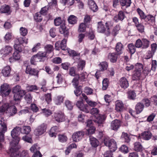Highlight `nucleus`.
I'll use <instances>...</instances> for the list:
<instances>
[{"label": "nucleus", "instance_id": "obj_1", "mask_svg": "<svg viewBox=\"0 0 157 157\" xmlns=\"http://www.w3.org/2000/svg\"><path fill=\"white\" fill-rule=\"evenodd\" d=\"M113 25L112 21H108L105 23L101 21L98 22L97 31L101 33H105L107 36H109L111 33L110 28Z\"/></svg>", "mask_w": 157, "mask_h": 157}, {"label": "nucleus", "instance_id": "obj_2", "mask_svg": "<svg viewBox=\"0 0 157 157\" xmlns=\"http://www.w3.org/2000/svg\"><path fill=\"white\" fill-rule=\"evenodd\" d=\"M17 145L16 144H13V143H10V149L8 152L10 157H19V155L16 153L18 150ZM28 156V152L26 151H23L21 154V157H27Z\"/></svg>", "mask_w": 157, "mask_h": 157}, {"label": "nucleus", "instance_id": "obj_3", "mask_svg": "<svg viewBox=\"0 0 157 157\" xmlns=\"http://www.w3.org/2000/svg\"><path fill=\"white\" fill-rule=\"evenodd\" d=\"M21 128L19 126H16L14 128L11 132V136L13 138L12 143L13 144H17L20 140V138L17 136V135L19 132H21Z\"/></svg>", "mask_w": 157, "mask_h": 157}, {"label": "nucleus", "instance_id": "obj_4", "mask_svg": "<svg viewBox=\"0 0 157 157\" xmlns=\"http://www.w3.org/2000/svg\"><path fill=\"white\" fill-rule=\"evenodd\" d=\"M52 116L55 121L58 123L64 122L66 120V116L61 111L55 112Z\"/></svg>", "mask_w": 157, "mask_h": 157}, {"label": "nucleus", "instance_id": "obj_5", "mask_svg": "<svg viewBox=\"0 0 157 157\" xmlns=\"http://www.w3.org/2000/svg\"><path fill=\"white\" fill-rule=\"evenodd\" d=\"M47 125L46 124L43 123L35 130L34 134L36 136H40L44 134L46 131Z\"/></svg>", "mask_w": 157, "mask_h": 157}, {"label": "nucleus", "instance_id": "obj_6", "mask_svg": "<svg viewBox=\"0 0 157 157\" xmlns=\"http://www.w3.org/2000/svg\"><path fill=\"white\" fill-rule=\"evenodd\" d=\"M11 91L10 87L6 83L3 84L0 87V92L1 94L3 96L6 97L9 94Z\"/></svg>", "mask_w": 157, "mask_h": 157}, {"label": "nucleus", "instance_id": "obj_7", "mask_svg": "<svg viewBox=\"0 0 157 157\" xmlns=\"http://www.w3.org/2000/svg\"><path fill=\"white\" fill-rule=\"evenodd\" d=\"M85 135V132L82 131L74 132L72 134V138L74 142H78L83 138Z\"/></svg>", "mask_w": 157, "mask_h": 157}, {"label": "nucleus", "instance_id": "obj_8", "mask_svg": "<svg viewBox=\"0 0 157 157\" xmlns=\"http://www.w3.org/2000/svg\"><path fill=\"white\" fill-rule=\"evenodd\" d=\"M67 40L63 39L61 42L58 41L55 44V49L56 50H59L60 49L63 50H65L67 48Z\"/></svg>", "mask_w": 157, "mask_h": 157}, {"label": "nucleus", "instance_id": "obj_9", "mask_svg": "<svg viewBox=\"0 0 157 157\" xmlns=\"http://www.w3.org/2000/svg\"><path fill=\"white\" fill-rule=\"evenodd\" d=\"M82 101H78L76 103L77 106L82 111L86 113H88L89 110L88 109V106L86 104H84L82 102Z\"/></svg>", "mask_w": 157, "mask_h": 157}, {"label": "nucleus", "instance_id": "obj_10", "mask_svg": "<svg viewBox=\"0 0 157 157\" xmlns=\"http://www.w3.org/2000/svg\"><path fill=\"white\" fill-rule=\"evenodd\" d=\"M119 84L121 87L124 89L127 88L129 86L128 81L124 77L121 78L119 80Z\"/></svg>", "mask_w": 157, "mask_h": 157}, {"label": "nucleus", "instance_id": "obj_11", "mask_svg": "<svg viewBox=\"0 0 157 157\" xmlns=\"http://www.w3.org/2000/svg\"><path fill=\"white\" fill-rule=\"evenodd\" d=\"M121 124V121L120 120H114L111 122L110 128L112 130L117 131L119 128Z\"/></svg>", "mask_w": 157, "mask_h": 157}, {"label": "nucleus", "instance_id": "obj_12", "mask_svg": "<svg viewBox=\"0 0 157 157\" xmlns=\"http://www.w3.org/2000/svg\"><path fill=\"white\" fill-rule=\"evenodd\" d=\"M25 72L27 74H29L30 75L36 76L38 77V71L34 68H32L28 66L26 67Z\"/></svg>", "mask_w": 157, "mask_h": 157}, {"label": "nucleus", "instance_id": "obj_13", "mask_svg": "<svg viewBox=\"0 0 157 157\" xmlns=\"http://www.w3.org/2000/svg\"><path fill=\"white\" fill-rule=\"evenodd\" d=\"M36 54L39 58L40 62H44L48 58L46 52H44L40 51L38 52Z\"/></svg>", "mask_w": 157, "mask_h": 157}, {"label": "nucleus", "instance_id": "obj_14", "mask_svg": "<svg viewBox=\"0 0 157 157\" xmlns=\"http://www.w3.org/2000/svg\"><path fill=\"white\" fill-rule=\"evenodd\" d=\"M13 50L12 48L10 46H6L1 51V53L5 56L9 55L12 53Z\"/></svg>", "mask_w": 157, "mask_h": 157}, {"label": "nucleus", "instance_id": "obj_15", "mask_svg": "<svg viewBox=\"0 0 157 157\" xmlns=\"http://www.w3.org/2000/svg\"><path fill=\"white\" fill-rule=\"evenodd\" d=\"M82 96L83 99L86 101V103L89 106L93 107H95L97 105V102L90 100L85 94L82 93Z\"/></svg>", "mask_w": 157, "mask_h": 157}, {"label": "nucleus", "instance_id": "obj_16", "mask_svg": "<svg viewBox=\"0 0 157 157\" xmlns=\"http://www.w3.org/2000/svg\"><path fill=\"white\" fill-rule=\"evenodd\" d=\"M144 107V105L143 103L140 102H138L135 107L136 113L138 114L141 113L143 110Z\"/></svg>", "mask_w": 157, "mask_h": 157}, {"label": "nucleus", "instance_id": "obj_17", "mask_svg": "<svg viewBox=\"0 0 157 157\" xmlns=\"http://www.w3.org/2000/svg\"><path fill=\"white\" fill-rule=\"evenodd\" d=\"M119 55L115 52L109 53L108 56V58L111 62L114 63L116 62Z\"/></svg>", "mask_w": 157, "mask_h": 157}, {"label": "nucleus", "instance_id": "obj_18", "mask_svg": "<svg viewBox=\"0 0 157 157\" xmlns=\"http://www.w3.org/2000/svg\"><path fill=\"white\" fill-rule=\"evenodd\" d=\"M11 68L9 66L4 67L2 70V73L4 77H9L10 75Z\"/></svg>", "mask_w": 157, "mask_h": 157}, {"label": "nucleus", "instance_id": "obj_19", "mask_svg": "<svg viewBox=\"0 0 157 157\" xmlns=\"http://www.w3.org/2000/svg\"><path fill=\"white\" fill-rule=\"evenodd\" d=\"M11 10L10 7L8 5L5 4L2 6L0 8V13L10 14Z\"/></svg>", "mask_w": 157, "mask_h": 157}, {"label": "nucleus", "instance_id": "obj_20", "mask_svg": "<svg viewBox=\"0 0 157 157\" xmlns=\"http://www.w3.org/2000/svg\"><path fill=\"white\" fill-rule=\"evenodd\" d=\"M125 15L122 11H120L117 15H115L113 18L115 21L117 22L119 20L122 21L124 18Z\"/></svg>", "mask_w": 157, "mask_h": 157}, {"label": "nucleus", "instance_id": "obj_21", "mask_svg": "<svg viewBox=\"0 0 157 157\" xmlns=\"http://www.w3.org/2000/svg\"><path fill=\"white\" fill-rule=\"evenodd\" d=\"M88 4L90 9L94 12H96L98 10V7L93 0H88Z\"/></svg>", "mask_w": 157, "mask_h": 157}, {"label": "nucleus", "instance_id": "obj_22", "mask_svg": "<svg viewBox=\"0 0 157 157\" xmlns=\"http://www.w3.org/2000/svg\"><path fill=\"white\" fill-rule=\"evenodd\" d=\"M152 135V134L150 132L145 131L141 133L140 136L143 139L148 140L151 138Z\"/></svg>", "mask_w": 157, "mask_h": 157}, {"label": "nucleus", "instance_id": "obj_23", "mask_svg": "<svg viewBox=\"0 0 157 157\" xmlns=\"http://www.w3.org/2000/svg\"><path fill=\"white\" fill-rule=\"evenodd\" d=\"M14 42H16V43H18L22 45L24 43L27 44L28 42V40L25 37H20L15 39L14 40Z\"/></svg>", "mask_w": 157, "mask_h": 157}, {"label": "nucleus", "instance_id": "obj_24", "mask_svg": "<svg viewBox=\"0 0 157 157\" xmlns=\"http://www.w3.org/2000/svg\"><path fill=\"white\" fill-rule=\"evenodd\" d=\"M124 108L123 102L119 101H116V102L115 110L117 112H120L123 110Z\"/></svg>", "mask_w": 157, "mask_h": 157}, {"label": "nucleus", "instance_id": "obj_25", "mask_svg": "<svg viewBox=\"0 0 157 157\" xmlns=\"http://www.w3.org/2000/svg\"><path fill=\"white\" fill-rule=\"evenodd\" d=\"M12 92L13 93L25 94V91L22 90L21 87L19 85H16L13 87Z\"/></svg>", "mask_w": 157, "mask_h": 157}, {"label": "nucleus", "instance_id": "obj_26", "mask_svg": "<svg viewBox=\"0 0 157 157\" xmlns=\"http://www.w3.org/2000/svg\"><path fill=\"white\" fill-rule=\"evenodd\" d=\"M134 150L137 151H141L143 149V147L140 142H136L134 144Z\"/></svg>", "mask_w": 157, "mask_h": 157}, {"label": "nucleus", "instance_id": "obj_27", "mask_svg": "<svg viewBox=\"0 0 157 157\" xmlns=\"http://www.w3.org/2000/svg\"><path fill=\"white\" fill-rule=\"evenodd\" d=\"M63 97L61 95H58L54 99V102L56 105H60L63 101Z\"/></svg>", "mask_w": 157, "mask_h": 157}, {"label": "nucleus", "instance_id": "obj_28", "mask_svg": "<svg viewBox=\"0 0 157 157\" xmlns=\"http://www.w3.org/2000/svg\"><path fill=\"white\" fill-rule=\"evenodd\" d=\"M123 45L121 42H118L117 44L115 50L117 54L120 55L122 52Z\"/></svg>", "mask_w": 157, "mask_h": 157}, {"label": "nucleus", "instance_id": "obj_29", "mask_svg": "<svg viewBox=\"0 0 157 157\" xmlns=\"http://www.w3.org/2000/svg\"><path fill=\"white\" fill-rule=\"evenodd\" d=\"M121 138L122 140L126 143H129L131 140L129 136L127 133L124 132L122 133Z\"/></svg>", "mask_w": 157, "mask_h": 157}, {"label": "nucleus", "instance_id": "obj_30", "mask_svg": "<svg viewBox=\"0 0 157 157\" xmlns=\"http://www.w3.org/2000/svg\"><path fill=\"white\" fill-rule=\"evenodd\" d=\"M110 143L109 144L108 147H109L110 149L112 151L114 152L115 151L117 148V144L115 141L113 140L112 139Z\"/></svg>", "mask_w": 157, "mask_h": 157}, {"label": "nucleus", "instance_id": "obj_31", "mask_svg": "<svg viewBox=\"0 0 157 157\" xmlns=\"http://www.w3.org/2000/svg\"><path fill=\"white\" fill-rule=\"evenodd\" d=\"M90 144L93 147H96L98 145L99 141L95 138L90 137Z\"/></svg>", "mask_w": 157, "mask_h": 157}, {"label": "nucleus", "instance_id": "obj_32", "mask_svg": "<svg viewBox=\"0 0 157 157\" xmlns=\"http://www.w3.org/2000/svg\"><path fill=\"white\" fill-rule=\"evenodd\" d=\"M141 72L139 71L135 70L133 71V74L132 75V79L133 80L139 79L141 75Z\"/></svg>", "mask_w": 157, "mask_h": 157}, {"label": "nucleus", "instance_id": "obj_33", "mask_svg": "<svg viewBox=\"0 0 157 157\" xmlns=\"http://www.w3.org/2000/svg\"><path fill=\"white\" fill-rule=\"evenodd\" d=\"M78 78H79L81 82H85L86 81L87 77L88 75L86 72H83L80 74L77 75Z\"/></svg>", "mask_w": 157, "mask_h": 157}, {"label": "nucleus", "instance_id": "obj_34", "mask_svg": "<svg viewBox=\"0 0 157 157\" xmlns=\"http://www.w3.org/2000/svg\"><path fill=\"white\" fill-rule=\"evenodd\" d=\"M145 21L148 24L152 25L155 22V17L151 15L147 16Z\"/></svg>", "mask_w": 157, "mask_h": 157}, {"label": "nucleus", "instance_id": "obj_35", "mask_svg": "<svg viewBox=\"0 0 157 157\" xmlns=\"http://www.w3.org/2000/svg\"><path fill=\"white\" fill-rule=\"evenodd\" d=\"M42 16L40 13L37 12L33 16L34 20L36 22H40L43 19Z\"/></svg>", "mask_w": 157, "mask_h": 157}, {"label": "nucleus", "instance_id": "obj_36", "mask_svg": "<svg viewBox=\"0 0 157 157\" xmlns=\"http://www.w3.org/2000/svg\"><path fill=\"white\" fill-rule=\"evenodd\" d=\"M102 116L101 115H99L97 116L94 121L98 124L99 126H103L102 124L104 122V120L102 118Z\"/></svg>", "mask_w": 157, "mask_h": 157}, {"label": "nucleus", "instance_id": "obj_37", "mask_svg": "<svg viewBox=\"0 0 157 157\" xmlns=\"http://www.w3.org/2000/svg\"><path fill=\"white\" fill-rule=\"evenodd\" d=\"M86 61L83 60H80L78 62L77 69L78 70L82 71L86 65Z\"/></svg>", "mask_w": 157, "mask_h": 157}, {"label": "nucleus", "instance_id": "obj_38", "mask_svg": "<svg viewBox=\"0 0 157 157\" xmlns=\"http://www.w3.org/2000/svg\"><path fill=\"white\" fill-rule=\"evenodd\" d=\"M135 46L132 43H130L128 44V48L129 52L132 55L136 51V48Z\"/></svg>", "mask_w": 157, "mask_h": 157}, {"label": "nucleus", "instance_id": "obj_39", "mask_svg": "<svg viewBox=\"0 0 157 157\" xmlns=\"http://www.w3.org/2000/svg\"><path fill=\"white\" fill-rule=\"evenodd\" d=\"M45 52H46V54H49L52 52L54 50L53 46L51 44H47L44 47Z\"/></svg>", "mask_w": 157, "mask_h": 157}, {"label": "nucleus", "instance_id": "obj_40", "mask_svg": "<svg viewBox=\"0 0 157 157\" xmlns=\"http://www.w3.org/2000/svg\"><path fill=\"white\" fill-rule=\"evenodd\" d=\"M59 141L62 143L66 142L67 140V137L64 134H60L58 136Z\"/></svg>", "mask_w": 157, "mask_h": 157}, {"label": "nucleus", "instance_id": "obj_41", "mask_svg": "<svg viewBox=\"0 0 157 157\" xmlns=\"http://www.w3.org/2000/svg\"><path fill=\"white\" fill-rule=\"evenodd\" d=\"M14 44L13 45V47L16 51L21 52L22 51L23 49V45L18 43H16L14 42Z\"/></svg>", "mask_w": 157, "mask_h": 157}, {"label": "nucleus", "instance_id": "obj_42", "mask_svg": "<svg viewBox=\"0 0 157 157\" xmlns=\"http://www.w3.org/2000/svg\"><path fill=\"white\" fill-rule=\"evenodd\" d=\"M68 21L69 23L71 24H75L77 23V18L74 15H71L68 18Z\"/></svg>", "mask_w": 157, "mask_h": 157}, {"label": "nucleus", "instance_id": "obj_43", "mask_svg": "<svg viewBox=\"0 0 157 157\" xmlns=\"http://www.w3.org/2000/svg\"><path fill=\"white\" fill-rule=\"evenodd\" d=\"M10 116H13L15 115L17 113V109L16 106L14 105H12L10 107Z\"/></svg>", "mask_w": 157, "mask_h": 157}, {"label": "nucleus", "instance_id": "obj_44", "mask_svg": "<svg viewBox=\"0 0 157 157\" xmlns=\"http://www.w3.org/2000/svg\"><path fill=\"white\" fill-rule=\"evenodd\" d=\"M31 130V127L29 126H23L21 133L23 134H28Z\"/></svg>", "mask_w": 157, "mask_h": 157}, {"label": "nucleus", "instance_id": "obj_45", "mask_svg": "<svg viewBox=\"0 0 157 157\" xmlns=\"http://www.w3.org/2000/svg\"><path fill=\"white\" fill-rule=\"evenodd\" d=\"M142 48L143 49H146L148 48L150 45V41L146 39H142Z\"/></svg>", "mask_w": 157, "mask_h": 157}, {"label": "nucleus", "instance_id": "obj_46", "mask_svg": "<svg viewBox=\"0 0 157 157\" xmlns=\"http://www.w3.org/2000/svg\"><path fill=\"white\" fill-rule=\"evenodd\" d=\"M86 28V27L85 24L82 23L79 26L78 32L79 33L84 32L85 31Z\"/></svg>", "mask_w": 157, "mask_h": 157}, {"label": "nucleus", "instance_id": "obj_47", "mask_svg": "<svg viewBox=\"0 0 157 157\" xmlns=\"http://www.w3.org/2000/svg\"><path fill=\"white\" fill-rule=\"evenodd\" d=\"M38 62H39V59L36 54H35L32 56L30 60L31 64L36 65V63Z\"/></svg>", "mask_w": 157, "mask_h": 157}, {"label": "nucleus", "instance_id": "obj_48", "mask_svg": "<svg viewBox=\"0 0 157 157\" xmlns=\"http://www.w3.org/2000/svg\"><path fill=\"white\" fill-rule=\"evenodd\" d=\"M64 22L65 21H62L60 17H57L54 20V24L56 26H59Z\"/></svg>", "mask_w": 157, "mask_h": 157}, {"label": "nucleus", "instance_id": "obj_49", "mask_svg": "<svg viewBox=\"0 0 157 157\" xmlns=\"http://www.w3.org/2000/svg\"><path fill=\"white\" fill-rule=\"evenodd\" d=\"M120 2L122 6L126 7L129 6L131 3V0H120Z\"/></svg>", "mask_w": 157, "mask_h": 157}, {"label": "nucleus", "instance_id": "obj_50", "mask_svg": "<svg viewBox=\"0 0 157 157\" xmlns=\"http://www.w3.org/2000/svg\"><path fill=\"white\" fill-rule=\"evenodd\" d=\"M137 11L141 19H145L147 16L145 14L142 10L138 8L137 9Z\"/></svg>", "mask_w": 157, "mask_h": 157}, {"label": "nucleus", "instance_id": "obj_51", "mask_svg": "<svg viewBox=\"0 0 157 157\" xmlns=\"http://www.w3.org/2000/svg\"><path fill=\"white\" fill-rule=\"evenodd\" d=\"M109 84V81L108 78H105L102 81V89L104 90H105L108 88Z\"/></svg>", "mask_w": 157, "mask_h": 157}, {"label": "nucleus", "instance_id": "obj_52", "mask_svg": "<svg viewBox=\"0 0 157 157\" xmlns=\"http://www.w3.org/2000/svg\"><path fill=\"white\" fill-rule=\"evenodd\" d=\"M61 1L64 5H67L70 6L73 5L75 2V0H61Z\"/></svg>", "mask_w": 157, "mask_h": 157}, {"label": "nucleus", "instance_id": "obj_53", "mask_svg": "<svg viewBox=\"0 0 157 157\" xmlns=\"http://www.w3.org/2000/svg\"><path fill=\"white\" fill-rule=\"evenodd\" d=\"M13 94V99L15 101L20 100L25 94L17 93Z\"/></svg>", "mask_w": 157, "mask_h": 157}, {"label": "nucleus", "instance_id": "obj_54", "mask_svg": "<svg viewBox=\"0 0 157 157\" xmlns=\"http://www.w3.org/2000/svg\"><path fill=\"white\" fill-rule=\"evenodd\" d=\"M128 98L131 100H134L136 97V94L133 91H130L128 92Z\"/></svg>", "mask_w": 157, "mask_h": 157}, {"label": "nucleus", "instance_id": "obj_55", "mask_svg": "<svg viewBox=\"0 0 157 157\" xmlns=\"http://www.w3.org/2000/svg\"><path fill=\"white\" fill-rule=\"evenodd\" d=\"M0 124L2 127V130L4 132L6 131L7 127L5 123V120L3 117H0Z\"/></svg>", "mask_w": 157, "mask_h": 157}, {"label": "nucleus", "instance_id": "obj_56", "mask_svg": "<svg viewBox=\"0 0 157 157\" xmlns=\"http://www.w3.org/2000/svg\"><path fill=\"white\" fill-rule=\"evenodd\" d=\"M93 89L91 88L88 87H85L84 89V92L87 95H92L93 94Z\"/></svg>", "mask_w": 157, "mask_h": 157}, {"label": "nucleus", "instance_id": "obj_57", "mask_svg": "<svg viewBox=\"0 0 157 157\" xmlns=\"http://www.w3.org/2000/svg\"><path fill=\"white\" fill-rule=\"evenodd\" d=\"M59 32L62 34H64L67 31L65 23L63 22L59 28Z\"/></svg>", "mask_w": 157, "mask_h": 157}, {"label": "nucleus", "instance_id": "obj_58", "mask_svg": "<svg viewBox=\"0 0 157 157\" xmlns=\"http://www.w3.org/2000/svg\"><path fill=\"white\" fill-rule=\"evenodd\" d=\"M26 89L28 91H33L37 90L38 87L36 85H28L26 87Z\"/></svg>", "mask_w": 157, "mask_h": 157}, {"label": "nucleus", "instance_id": "obj_59", "mask_svg": "<svg viewBox=\"0 0 157 157\" xmlns=\"http://www.w3.org/2000/svg\"><path fill=\"white\" fill-rule=\"evenodd\" d=\"M20 34L23 36H26L28 33V29L23 27H21L19 29Z\"/></svg>", "mask_w": 157, "mask_h": 157}, {"label": "nucleus", "instance_id": "obj_60", "mask_svg": "<svg viewBox=\"0 0 157 157\" xmlns=\"http://www.w3.org/2000/svg\"><path fill=\"white\" fill-rule=\"evenodd\" d=\"M154 53L151 51H148L146 53L144 56V59H149L152 58Z\"/></svg>", "mask_w": 157, "mask_h": 157}, {"label": "nucleus", "instance_id": "obj_61", "mask_svg": "<svg viewBox=\"0 0 157 157\" xmlns=\"http://www.w3.org/2000/svg\"><path fill=\"white\" fill-rule=\"evenodd\" d=\"M135 70L141 72L143 69V65L140 63H137L135 65Z\"/></svg>", "mask_w": 157, "mask_h": 157}, {"label": "nucleus", "instance_id": "obj_62", "mask_svg": "<svg viewBox=\"0 0 157 157\" xmlns=\"http://www.w3.org/2000/svg\"><path fill=\"white\" fill-rule=\"evenodd\" d=\"M22 139L25 142L32 144L33 142L32 138L27 135H25L22 137Z\"/></svg>", "mask_w": 157, "mask_h": 157}, {"label": "nucleus", "instance_id": "obj_63", "mask_svg": "<svg viewBox=\"0 0 157 157\" xmlns=\"http://www.w3.org/2000/svg\"><path fill=\"white\" fill-rule=\"evenodd\" d=\"M79 79L78 77V78L75 77L73 78L72 81V84L75 87H77L79 84Z\"/></svg>", "mask_w": 157, "mask_h": 157}, {"label": "nucleus", "instance_id": "obj_64", "mask_svg": "<svg viewBox=\"0 0 157 157\" xmlns=\"http://www.w3.org/2000/svg\"><path fill=\"white\" fill-rule=\"evenodd\" d=\"M136 26L139 32L142 33L144 32V27L143 24L141 23L139 24L136 25Z\"/></svg>", "mask_w": 157, "mask_h": 157}]
</instances>
